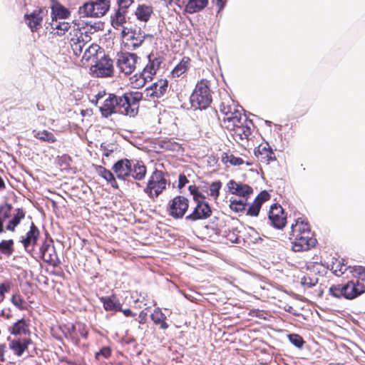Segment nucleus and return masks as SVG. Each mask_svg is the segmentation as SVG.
Here are the masks:
<instances>
[{
	"label": "nucleus",
	"instance_id": "1",
	"mask_svg": "<svg viewBox=\"0 0 365 365\" xmlns=\"http://www.w3.org/2000/svg\"><path fill=\"white\" fill-rule=\"evenodd\" d=\"M143 99V93L140 92L125 93L121 96L109 94L108 97L99 107L101 115L108 118L113 113H119L129 117L137 115L139 103Z\"/></svg>",
	"mask_w": 365,
	"mask_h": 365
},
{
	"label": "nucleus",
	"instance_id": "2",
	"mask_svg": "<svg viewBox=\"0 0 365 365\" xmlns=\"http://www.w3.org/2000/svg\"><path fill=\"white\" fill-rule=\"evenodd\" d=\"M292 250L302 252L314 247L317 240L313 237L309 225L301 219H298L295 225H292Z\"/></svg>",
	"mask_w": 365,
	"mask_h": 365
},
{
	"label": "nucleus",
	"instance_id": "3",
	"mask_svg": "<svg viewBox=\"0 0 365 365\" xmlns=\"http://www.w3.org/2000/svg\"><path fill=\"white\" fill-rule=\"evenodd\" d=\"M112 170L118 179L122 180H125L129 177L141 180L145 178L147 171L146 167L142 161L127 158L118 160L113 165Z\"/></svg>",
	"mask_w": 365,
	"mask_h": 365
},
{
	"label": "nucleus",
	"instance_id": "4",
	"mask_svg": "<svg viewBox=\"0 0 365 365\" xmlns=\"http://www.w3.org/2000/svg\"><path fill=\"white\" fill-rule=\"evenodd\" d=\"M26 212L23 208H14L11 204H0V234L5 230L14 232L16 227L24 219Z\"/></svg>",
	"mask_w": 365,
	"mask_h": 365
},
{
	"label": "nucleus",
	"instance_id": "5",
	"mask_svg": "<svg viewBox=\"0 0 365 365\" xmlns=\"http://www.w3.org/2000/svg\"><path fill=\"white\" fill-rule=\"evenodd\" d=\"M189 190L193 195V200L196 202V206L192 212L186 216L187 221L195 222L197 220H205L212 215V210L208 202L205 201V197L198 192L197 187L190 185Z\"/></svg>",
	"mask_w": 365,
	"mask_h": 365
},
{
	"label": "nucleus",
	"instance_id": "6",
	"mask_svg": "<svg viewBox=\"0 0 365 365\" xmlns=\"http://www.w3.org/2000/svg\"><path fill=\"white\" fill-rule=\"evenodd\" d=\"M212 102L210 83L205 79L199 81L190 96V103L195 109H205Z\"/></svg>",
	"mask_w": 365,
	"mask_h": 365
},
{
	"label": "nucleus",
	"instance_id": "7",
	"mask_svg": "<svg viewBox=\"0 0 365 365\" xmlns=\"http://www.w3.org/2000/svg\"><path fill=\"white\" fill-rule=\"evenodd\" d=\"M220 110L224 115L222 123L226 128H235V123H240L243 119L242 116V108L236 106L232 101L227 103L222 102Z\"/></svg>",
	"mask_w": 365,
	"mask_h": 365
},
{
	"label": "nucleus",
	"instance_id": "8",
	"mask_svg": "<svg viewBox=\"0 0 365 365\" xmlns=\"http://www.w3.org/2000/svg\"><path fill=\"white\" fill-rule=\"evenodd\" d=\"M148 63L142 72L133 76V78H135V82H132V83L134 84L135 87H143L147 81H150L163 62L160 57H155L153 54L148 55Z\"/></svg>",
	"mask_w": 365,
	"mask_h": 365
},
{
	"label": "nucleus",
	"instance_id": "9",
	"mask_svg": "<svg viewBox=\"0 0 365 365\" xmlns=\"http://www.w3.org/2000/svg\"><path fill=\"white\" fill-rule=\"evenodd\" d=\"M167 180L161 170H155L150 176L144 192L152 200L157 198L166 188Z\"/></svg>",
	"mask_w": 365,
	"mask_h": 365
},
{
	"label": "nucleus",
	"instance_id": "10",
	"mask_svg": "<svg viewBox=\"0 0 365 365\" xmlns=\"http://www.w3.org/2000/svg\"><path fill=\"white\" fill-rule=\"evenodd\" d=\"M138 58L135 53L119 52L116 55L117 68L125 75H130L135 71Z\"/></svg>",
	"mask_w": 365,
	"mask_h": 365
},
{
	"label": "nucleus",
	"instance_id": "11",
	"mask_svg": "<svg viewBox=\"0 0 365 365\" xmlns=\"http://www.w3.org/2000/svg\"><path fill=\"white\" fill-rule=\"evenodd\" d=\"M122 36L127 41V43L133 49H135L140 46L146 37L151 38V35L145 34L141 31L140 28H127L123 27L122 30Z\"/></svg>",
	"mask_w": 365,
	"mask_h": 365
},
{
	"label": "nucleus",
	"instance_id": "12",
	"mask_svg": "<svg viewBox=\"0 0 365 365\" xmlns=\"http://www.w3.org/2000/svg\"><path fill=\"white\" fill-rule=\"evenodd\" d=\"M91 70L97 77H110L113 73V61L103 53V55L91 66Z\"/></svg>",
	"mask_w": 365,
	"mask_h": 365
},
{
	"label": "nucleus",
	"instance_id": "13",
	"mask_svg": "<svg viewBox=\"0 0 365 365\" xmlns=\"http://www.w3.org/2000/svg\"><path fill=\"white\" fill-rule=\"evenodd\" d=\"M189 207L188 200L182 195L174 197L169 204V215L175 219L182 218Z\"/></svg>",
	"mask_w": 365,
	"mask_h": 365
},
{
	"label": "nucleus",
	"instance_id": "14",
	"mask_svg": "<svg viewBox=\"0 0 365 365\" xmlns=\"http://www.w3.org/2000/svg\"><path fill=\"white\" fill-rule=\"evenodd\" d=\"M40 253L43 260L53 267L58 266L60 261L51 239L46 240L40 247Z\"/></svg>",
	"mask_w": 365,
	"mask_h": 365
},
{
	"label": "nucleus",
	"instance_id": "15",
	"mask_svg": "<svg viewBox=\"0 0 365 365\" xmlns=\"http://www.w3.org/2000/svg\"><path fill=\"white\" fill-rule=\"evenodd\" d=\"M250 125H252V122L247 121V118L245 117L244 119L241 120L240 123H235V128L227 129L232 132L235 140L240 143V141L248 140L252 133Z\"/></svg>",
	"mask_w": 365,
	"mask_h": 365
},
{
	"label": "nucleus",
	"instance_id": "16",
	"mask_svg": "<svg viewBox=\"0 0 365 365\" xmlns=\"http://www.w3.org/2000/svg\"><path fill=\"white\" fill-rule=\"evenodd\" d=\"M268 218L272 225L277 229H282L287 222V217L281 205L274 204L270 207Z\"/></svg>",
	"mask_w": 365,
	"mask_h": 365
},
{
	"label": "nucleus",
	"instance_id": "17",
	"mask_svg": "<svg viewBox=\"0 0 365 365\" xmlns=\"http://www.w3.org/2000/svg\"><path fill=\"white\" fill-rule=\"evenodd\" d=\"M255 155L258 160L267 165L276 160L275 154L267 142L261 143L255 149Z\"/></svg>",
	"mask_w": 365,
	"mask_h": 365
},
{
	"label": "nucleus",
	"instance_id": "18",
	"mask_svg": "<svg viewBox=\"0 0 365 365\" xmlns=\"http://www.w3.org/2000/svg\"><path fill=\"white\" fill-rule=\"evenodd\" d=\"M365 292V286L357 280L349 281L344 284V297L347 299H353Z\"/></svg>",
	"mask_w": 365,
	"mask_h": 365
},
{
	"label": "nucleus",
	"instance_id": "19",
	"mask_svg": "<svg viewBox=\"0 0 365 365\" xmlns=\"http://www.w3.org/2000/svg\"><path fill=\"white\" fill-rule=\"evenodd\" d=\"M227 185L230 192L245 199H247V197L253 192V189L250 185L237 182L233 180H230Z\"/></svg>",
	"mask_w": 365,
	"mask_h": 365
},
{
	"label": "nucleus",
	"instance_id": "20",
	"mask_svg": "<svg viewBox=\"0 0 365 365\" xmlns=\"http://www.w3.org/2000/svg\"><path fill=\"white\" fill-rule=\"evenodd\" d=\"M44 14V10L42 9H36L29 14H25V21L31 31H36L41 27Z\"/></svg>",
	"mask_w": 365,
	"mask_h": 365
},
{
	"label": "nucleus",
	"instance_id": "21",
	"mask_svg": "<svg viewBox=\"0 0 365 365\" xmlns=\"http://www.w3.org/2000/svg\"><path fill=\"white\" fill-rule=\"evenodd\" d=\"M168 86V82L166 79H160L146 88V96L153 98H162L167 92Z\"/></svg>",
	"mask_w": 365,
	"mask_h": 365
},
{
	"label": "nucleus",
	"instance_id": "22",
	"mask_svg": "<svg viewBox=\"0 0 365 365\" xmlns=\"http://www.w3.org/2000/svg\"><path fill=\"white\" fill-rule=\"evenodd\" d=\"M39 234L40 232L38 227L32 222L30 230L21 240V242L27 252H31L34 250V246L36 244Z\"/></svg>",
	"mask_w": 365,
	"mask_h": 365
},
{
	"label": "nucleus",
	"instance_id": "23",
	"mask_svg": "<svg viewBox=\"0 0 365 365\" xmlns=\"http://www.w3.org/2000/svg\"><path fill=\"white\" fill-rule=\"evenodd\" d=\"M103 55V52L100 51V47L97 44H91L86 46L81 61L83 64L91 62V65H93L97 60Z\"/></svg>",
	"mask_w": 365,
	"mask_h": 365
},
{
	"label": "nucleus",
	"instance_id": "24",
	"mask_svg": "<svg viewBox=\"0 0 365 365\" xmlns=\"http://www.w3.org/2000/svg\"><path fill=\"white\" fill-rule=\"evenodd\" d=\"M73 35L70 38V46L75 56H79L86 48L87 42L83 39V34L73 29Z\"/></svg>",
	"mask_w": 365,
	"mask_h": 365
},
{
	"label": "nucleus",
	"instance_id": "25",
	"mask_svg": "<svg viewBox=\"0 0 365 365\" xmlns=\"http://www.w3.org/2000/svg\"><path fill=\"white\" fill-rule=\"evenodd\" d=\"M30 344L29 338L13 339L9 343V348L15 355L21 356Z\"/></svg>",
	"mask_w": 365,
	"mask_h": 365
},
{
	"label": "nucleus",
	"instance_id": "26",
	"mask_svg": "<svg viewBox=\"0 0 365 365\" xmlns=\"http://www.w3.org/2000/svg\"><path fill=\"white\" fill-rule=\"evenodd\" d=\"M101 302L106 311L119 312L121 311V304L114 295L110 297H101L99 298Z\"/></svg>",
	"mask_w": 365,
	"mask_h": 365
},
{
	"label": "nucleus",
	"instance_id": "27",
	"mask_svg": "<svg viewBox=\"0 0 365 365\" xmlns=\"http://www.w3.org/2000/svg\"><path fill=\"white\" fill-rule=\"evenodd\" d=\"M96 171L98 175L103 178L108 184L110 185L112 187L115 189L118 188V184L114 177L113 173L110 170L101 165H98L96 168Z\"/></svg>",
	"mask_w": 365,
	"mask_h": 365
},
{
	"label": "nucleus",
	"instance_id": "28",
	"mask_svg": "<svg viewBox=\"0 0 365 365\" xmlns=\"http://www.w3.org/2000/svg\"><path fill=\"white\" fill-rule=\"evenodd\" d=\"M51 27L53 29L56 30V33L59 36L63 35L66 31H70L69 35L71 37L73 35L72 34L73 29H75V26H71L68 22L63 20L58 21L57 18L55 20H52Z\"/></svg>",
	"mask_w": 365,
	"mask_h": 365
},
{
	"label": "nucleus",
	"instance_id": "29",
	"mask_svg": "<svg viewBox=\"0 0 365 365\" xmlns=\"http://www.w3.org/2000/svg\"><path fill=\"white\" fill-rule=\"evenodd\" d=\"M208 4V0H189L185 11L188 14H195L202 11Z\"/></svg>",
	"mask_w": 365,
	"mask_h": 365
},
{
	"label": "nucleus",
	"instance_id": "30",
	"mask_svg": "<svg viewBox=\"0 0 365 365\" xmlns=\"http://www.w3.org/2000/svg\"><path fill=\"white\" fill-rule=\"evenodd\" d=\"M9 330L13 335H26L30 332L29 323L24 319L18 320Z\"/></svg>",
	"mask_w": 365,
	"mask_h": 365
},
{
	"label": "nucleus",
	"instance_id": "31",
	"mask_svg": "<svg viewBox=\"0 0 365 365\" xmlns=\"http://www.w3.org/2000/svg\"><path fill=\"white\" fill-rule=\"evenodd\" d=\"M150 317L154 324L159 325L160 329H167L168 328V324L165 322L166 316L164 313L162 312L160 308H155L153 312L151 314Z\"/></svg>",
	"mask_w": 365,
	"mask_h": 365
},
{
	"label": "nucleus",
	"instance_id": "32",
	"mask_svg": "<svg viewBox=\"0 0 365 365\" xmlns=\"http://www.w3.org/2000/svg\"><path fill=\"white\" fill-rule=\"evenodd\" d=\"M153 13V8L150 6L139 5L135 12L137 19L141 21L147 22Z\"/></svg>",
	"mask_w": 365,
	"mask_h": 365
},
{
	"label": "nucleus",
	"instance_id": "33",
	"mask_svg": "<svg viewBox=\"0 0 365 365\" xmlns=\"http://www.w3.org/2000/svg\"><path fill=\"white\" fill-rule=\"evenodd\" d=\"M34 136L37 139L47 143H54L56 140L54 135L48 130H33Z\"/></svg>",
	"mask_w": 365,
	"mask_h": 365
},
{
	"label": "nucleus",
	"instance_id": "34",
	"mask_svg": "<svg viewBox=\"0 0 365 365\" xmlns=\"http://www.w3.org/2000/svg\"><path fill=\"white\" fill-rule=\"evenodd\" d=\"M190 58L184 57L182 61L173 68L172 73L173 76L179 77L188 68Z\"/></svg>",
	"mask_w": 365,
	"mask_h": 365
},
{
	"label": "nucleus",
	"instance_id": "35",
	"mask_svg": "<svg viewBox=\"0 0 365 365\" xmlns=\"http://www.w3.org/2000/svg\"><path fill=\"white\" fill-rule=\"evenodd\" d=\"M14 252V240H2L0 242V254L9 257Z\"/></svg>",
	"mask_w": 365,
	"mask_h": 365
},
{
	"label": "nucleus",
	"instance_id": "36",
	"mask_svg": "<svg viewBox=\"0 0 365 365\" xmlns=\"http://www.w3.org/2000/svg\"><path fill=\"white\" fill-rule=\"evenodd\" d=\"M93 6H95L96 17L103 16L109 8L108 1L106 0H98L93 2Z\"/></svg>",
	"mask_w": 365,
	"mask_h": 365
},
{
	"label": "nucleus",
	"instance_id": "37",
	"mask_svg": "<svg viewBox=\"0 0 365 365\" xmlns=\"http://www.w3.org/2000/svg\"><path fill=\"white\" fill-rule=\"evenodd\" d=\"M247 199H241V200H230V207L232 210L239 212H243L246 210V207H247Z\"/></svg>",
	"mask_w": 365,
	"mask_h": 365
},
{
	"label": "nucleus",
	"instance_id": "38",
	"mask_svg": "<svg viewBox=\"0 0 365 365\" xmlns=\"http://www.w3.org/2000/svg\"><path fill=\"white\" fill-rule=\"evenodd\" d=\"M80 14L83 16H95V6H93V2H88L83 4V6L80 7L79 9Z\"/></svg>",
	"mask_w": 365,
	"mask_h": 365
},
{
	"label": "nucleus",
	"instance_id": "39",
	"mask_svg": "<svg viewBox=\"0 0 365 365\" xmlns=\"http://www.w3.org/2000/svg\"><path fill=\"white\" fill-rule=\"evenodd\" d=\"M344 262L345 260L342 259L341 262L339 261L333 264L332 269L335 275L339 277L348 269V266Z\"/></svg>",
	"mask_w": 365,
	"mask_h": 365
},
{
	"label": "nucleus",
	"instance_id": "40",
	"mask_svg": "<svg viewBox=\"0 0 365 365\" xmlns=\"http://www.w3.org/2000/svg\"><path fill=\"white\" fill-rule=\"evenodd\" d=\"M260 209L261 206L259 204L254 200L253 202L248 206V208L246 207V215L251 217H257Z\"/></svg>",
	"mask_w": 365,
	"mask_h": 365
},
{
	"label": "nucleus",
	"instance_id": "41",
	"mask_svg": "<svg viewBox=\"0 0 365 365\" xmlns=\"http://www.w3.org/2000/svg\"><path fill=\"white\" fill-rule=\"evenodd\" d=\"M329 293L336 298L344 297V284L332 285L329 288Z\"/></svg>",
	"mask_w": 365,
	"mask_h": 365
},
{
	"label": "nucleus",
	"instance_id": "42",
	"mask_svg": "<svg viewBox=\"0 0 365 365\" xmlns=\"http://www.w3.org/2000/svg\"><path fill=\"white\" fill-rule=\"evenodd\" d=\"M289 341L296 347L301 349L303 346L304 341L299 334H290L288 335Z\"/></svg>",
	"mask_w": 365,
	"mask_h": 365
},
{
	"label": "nucleus",
	"instance_id": "43",
	"mask_svg": "<svg viewBox=\"0 0 365 365\" xmlns=\"http://www.w3.org/2000/svg\"><path fill=\"white\" fill-rule=\"evenodd\" d=\"M123 11L117 10L115 17L112 20V25L114 28H118L125 22V18L123 14Z\"/></svg>",
	"mask_w": 365,
	"mask_h": 365
},
{
	"label": "nucleus",
	"instance_id": "44",
	"mask_svg": "<svg viewBox=\"0 0 365 365\" xmlns=\"http://www.w3.org/2000/svg\"><path fill=\"white\" fill-rule=\"evenodd\" d=\"M222 182L220 181L213 182L210 186V195L217 199L219 197Z\"/></svg>",
	"mask_w": 365,
	"mask_h": 365
},
{
	"label": "nucleus",
	"instance_id": "45",
	"mask_svg": "<svg viewBox=\"0 0 365 365\" xmlns=\"http://www.w3.org/2000/svg\"><path fill=\"white\" fill-rule=\"evenodd\" d=\"M111 353L112 351L110 346H103L99 350V351L96 353L95 358L97 360H100L101 356L104 359H108L111 356Z\"/></svg>",
	"mask_w": 365,
	"mask_h": 365
},
{
	"label": "nucleus",
	"instance_id": "46",
	"mask_svg": "<svg viewBox=\"0 0 365 365\" xmlns=\"http://www.w3.org/2000/svg\"><path fill=\"white\" fill-rule=\"evenodd\" d=\"M318 279L317 277H311L309 276H304L301 280V283L307 287H312L316 285Z\"/></svg>",
	"mask_w": 365,
	"mask_h": 365
},
{
	"label": "nucleus",
	"instance_id": "47",
	"mask_svg": "<svg viewBox=\"0 0 365 365\" xmlns=\"http://www.w3.org/2000/svg\"><path fill=\"white\" fill-rule=\"evenodd\" d=\"M270 198V195L267 190H263L255 197V201L258 202L262 207V205Z\"/></svg>",
	"mask_w": 365,
	"mask_h": 365
},
{
	"label": "nucleus",
	"instance_id": "48",
	"mask_svg": "<svg viewBox=\"0 0 365 365\" xmlns=\"http://www.w3.org/2000/svg\"><path fill=\"white\" fill-rule=\"evenodd\" d=\"M11 300V302L13 303V304L14 306H16L20 310H23L25 309L24 307V304L25 302L21 296L13 295Z\"/></svg>",
	"mask_w": 365,
	"mask_h": 365
},
{
	"label": "nucleus",
	"instance_id": "49",
	"mask_svg": "<svg viewBox=\"0 0 365 365\" xmlns=\"http://www.w3.org/2000/svg\"><path fill=\"white\" fill-rule=\"evenodd\" d=\"M348 269H349L350 272L352 273L354 277L359 278L362 274L363 272H364L365 267L362 266H348Z\"/></svg>",
	"mask_w": 365,
	"mask_h": 365
},
{
	"label": "nucleus",
	"instance_id": "50",
	"mask_svg": "<svg viewBox=\"0 0 365 365\" xmlns=\"http://www.w3.org/2000/svg\"><path fill=\"white\" fill-rule=\"evenodd\" d=\"M11 288V283L9 282L0 284V302H1L4 297L5 293L8 292Z\"/></svg>",
	"mask_w": 365,
	"mask_h": 365
},
{
	"label": "nucleus",
	"instance_id": "51",
	"mask_svg": "<svg viewBox=\"0 0 365 365\" xmlns=\"http://www.w3.org/2000/svg\"><path fill=\"white\" fill-rule=\"evenodd\" d=\"M227 162H229L231 165H240L244 164V160L239 157H236L234 155H230L226 156Z\"/></svg>",
	"mask_w": 365,
	"mask_h": 365
},
{
	"label": "nucleus",
	"instance_id": "52",
	"mask_svg": "<svg viewBox=\"0 0 365 365\" xmlns=\"http://www.w3.org/2000/svg\"><path fill=\"white\" fill-rule=\"evenodd\" d=\"M133 2V0H117L119 7L118 10L125 12V9L128 8Z\"/></svg>",
	"mask_w": 365,
	"mask_h": 365
},
{
	"label": "nucleus",
	"instance_id": "53",
	"mask_svg": "<svg viewBox=\"0 0 365 365\" xmlns=\"http://www.w3.org/2000/svg\"><path fill=\"white\" fill-rule=\"evenodd\" d=\"M188 182V180L185 175H180L179 176L178 187L180 188L184 187Z\"/></svg>",
	"mask_w": 365,
	"mask_h": 365
},
{
	"label": "nucleus",
	"instance_id": "54",
	"mask_svg": "<svg viewBox=\"0 0 365 365\" xmlns=\"http://www.w3.org/2000/svg\"><path fill=\"white\" fill-rule=\"evenodd\" d=\"M58 11H59L58 13L59 19L61 21H64V19L66 17V15L68 14V10L64 8H61Z\"/></svg>",
	"mask_w": 365,
	"mask_h": 365
},
{
	"label": "nucleus",
	"instance_id": "55",
	"mask_svg": "<svg viewBox=\"0 0 365 365\" xmlns=\"http://www.w3.org/2000/svg\"><path fill=\"white\" fill-rule=\"evenodd\" d=\"M6 347L5 344H0V361L1 362H3L5 361L4 354L6 351Z\"/></svg>",
	"mask_w": 365,
	"mask_h": 365
},
{
	"label": "nucleus",
	"instance_id": "56",
	"mask_svg": "<svg viewBox=\"0 0 365 365\" xmlns=\"http://www.w3.org/2000/svg\"><path fill=\"white\" fill-rule=\"evenodd\" d=\"M120 312H122L125 317H135V314H134L130 309H123L121 308Z\"/></svg>",
	"mask_w": 365,
	"mask_h": 365
},
{
	"label": "nucleus",
	"instance_id": "57",
	"mask_svg": "<svg viewBox=\"0 0 365 365\" xmlns=\"http://www.w3.org/2000/svg\"><path fill=\"white\" fill-rule=\"evenodd\" d=\"M216 6L218 7V11H220L225 6V1L223 0H216Z\"/></svg>",
	"mask_w": 365,
	"mask_h": 365
},
{
	"label": "nucleus",
	"instance_id": "58",
	"mask_svg": "<svg viewBox=\"0 0 365 365\" xmlns=\"http://www.w3.org/2000/svg\"><path fill=\"white\" fill-rule=\"evenodd\" d=\"M145 314L143 312H141L139 314V318L140 319L139 321V323L143 324L144 323V318H145Z\"/></svg>",
	"mask_w": 365,
	"mask_h": 365
},
{
	"label": "nucleus",
	"instance_id": "59",
	"mask_svg": "<svg viewBox=\"0 0 365 365\" xmlns=\"http://www.w3.org/2000/svg\"><path fill=\"white\" fill-rule=\"evenodd\" d=\"M5 188V182L3 178L0 176V190H2Z\"/></svg>",
	"mask_w": 365,
	"mask_h": 365
},
{
	"label": "nucleus",
	"instance_id": "60",
	"mask_svg": "<svg viewBox=\"0 0 365 365\" xmlns=\"http://www.w3.org/2000/svg\"><path fill=\"white\" fill-rule=\"evenodd\" d=\"M359 279L365 282V269H364V272H363L362 274L360 276V277Z\"/></svg>",
	"mask_w": 365,
	"mask_h": 365
},
{
	"label": "nucleus",
	"instance_id": "61",
	"mask_svg": "<svg viewBox=\"0 0 365 365\" xmlns=\"http://www.w3.org/2000/svg\"><path fill=\"white\" fill-rule=\"evenodd\" d=\"M102 97H103V96L99 93L98 94V96H97V102H98V101H99V99H100L101 98H102Z\"/></svg>",
	"mask_w": 365,
	"mask_h": 365
},
{
	"label": "nucleus",
	"instance_id": "62",
	"mask_svg": "<svg viewBox=\"0 0 365 365\" xmlns=\"http://www.w3.org/2000/svg\"><path fill=\"white\" fill-rule=\"evenodd\" d=\"M105 155H106V156H108V155H109V153H108V151H106V153H105Z\"/></svg>",
	"mask_w": 365,
	"mask_h": 365
},
{
	"label": "nucleus",
	"instance_id": "63",
	"mask_svg": "<svg viewBox=\"0 0 365 365\" xmlns=\"http://www.w3.org/2000/svg\"><path fill=\"white\" fill-rule=\"evenodd\" d=\"M246 164H247V165H252V163H249V162H247V163H246Z\"/></svg>",
	"mask_w": 365,
	"mask_h": 365
},
{
	"label": "nucleus",
	"instance_id": "64",
	"mask_svg": "<svg viewBox=\"0 0 365 365\" xmlns=\"http://www.w3.org/2000/svg\"><path fill=\"white\" fill-rule=\"evenodd\" d=\"M137 186L140 187V184L138 182H136Z\"/></svg>",
	"mask_w": 365,
	"mask_h": 365
}]
</instances>
